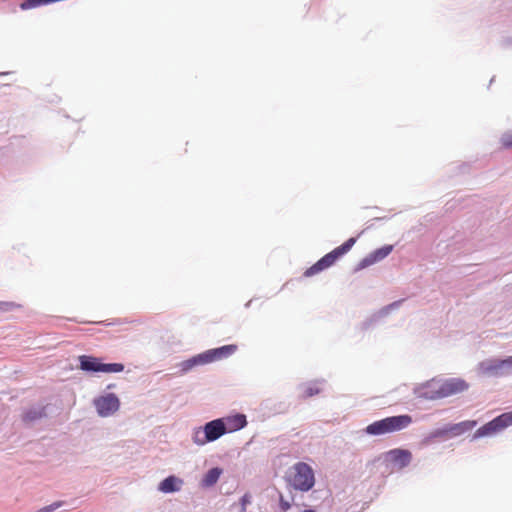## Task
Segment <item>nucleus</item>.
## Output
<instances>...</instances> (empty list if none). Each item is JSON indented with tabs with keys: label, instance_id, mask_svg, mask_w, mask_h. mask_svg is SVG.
Returning <instances> with one entry per match:
<instances>
[{
	"label": "nucleus",
	"instance_id": "1",
	"mask_svg": "<svg viewBox=\"0 0 512 512\" xmlns=\"http://www.w3.org/2000/svg\"><path fill=\"white\" fill-rule=\"evenodd\" d=\"M412 423L410 415H397L387 417L369 424L365 432L372 436L394 433L407 428Z\"/></svg>",
	"mask_w": 512,
	"mask_h": 512
},
{
	"label": "nucleus",
	"instance_id": "2",
	"mask_svg": "<svg viewBox=\"0 0 512 512\" xmlns=\"http://www.w3.org/2000/svg\"><path fill=\"white\" fill-rule=\"evenodd\" d=\"M356 242V238H349L342 245L336 247L331 252L324 255L315 264L306 269L304 272L305 277L314 276L323 270L331 267L340 257L349 252Z\"/></svg>",
	"mask_w": 512,
	"mask_h": 512
},
{
	"label": "nucleus",
	"instance_id": "3",
	"mask_svg": "<svg viewBox=\"0 0 512 512\" xmlns=\"http://www.w3.org/2000/svg\"><path fill=\"white\" fill-rule=\"evenodd\" d=\"M227 432L224 419L212 420L205 424L203 428L194 431L193 441L197 445H204L208 442L215 441Z\"/></svg>",
	"mask_w": 512,
	"mask_h": 512
},
{
	"label": "nucleus",
	"instance_id": "4",
	"mask_svg": "<svg viewBox=\"0 0 512 512\" xmlns=\"http://www.w3.org/2000/svg\"><path fill=\"white\" fill-rule=\"evenodd\" d=\"M237 351V345L229 344L224 345L219 348L210 349L205 351L204 353H201L192 359L188 360L185 365L186 369L191 368L198 364H207L211 363L213 361L221 360L223 358H227L234 354Z\"/></svg>",
	"mask_w": 512,
	"mask_h": 512
},
{
	"label": "nucleus",
	"instance_id": "5",
	"mask_svg": "<svg viewBox=\"0 0 512 512\" xmlns=\"http://www.w3.org/2000/svg\"><path fill=\"white\" fill-rule=\"evenodd\" d=\"M294 475L291 483L293 487L300 491L310 490L315 483L314 473L312 468L303 462H299L294 465Z\"/></svg>",
	"mask_w": 512,
	"mask_h": 512
},
{
	"label": "nucleus",
	"instance_id": "6",
	"mask_svg": "<svg viewBox=\"0 0 512 512\" xmlns=\"http://www.w3.org/2000/svg\"><path fill=\"white\" fill-rule=\"evenodd\" d=\"M80 369L89 372L118 373L124 370L121 363L104 364L99 358L81 355L79 356Z\"/></svg>",
	"mask_w": 512,
	"mask_h": 512
},
{
	"label": "nucleus",
	"instance_id": "7",
	"mask_svg": "<svg viewBox=\"0 0 512 512\" xmlns=\"http://www.w3.org/2000/svg\"><path fill=\"white\" fill-rule=\"evenodd\" d=\"M512 426V411L503 413L477 429L474 439L490 436Z\"/></svg>",
	"mask_w": 512,
	"mask_h": 512
},
{
	"label": "nucleus",
	"instance_id": "8",
	"mask_svg": "<svg viewBox=\"0 0 512 512\" xmlns=\"http://www.w3.org/2000/svg\"><path fill=\"white\" fill-rule=\"evenodd\" d=\"M468 383L460 378H450L439 383L438 388L435 389V396L438 398L449 397L459 394L467 390Z\"/></svg>",
	"mask_w": 512,
	"mask_h": 512
},
{
	"label": "nucleus",
	"instance_id": "9",
	"mask_svg": "<svg viewBox=\"0 0 512 512\" xmlns=\"http://www.w3.org/2000/svg\"><path fill=\"white\" fill-rule=\"evenodd\" d=\"M477 425L475 420H466L456 424H450L443 428L436 429L431 433L432 438L455 437L472 430Z\"/></svg>",
	"mask_w": 512,
	"mask_h": 512
},
{
	"label": "nucleus",
	"instance_id": "10",
	"mask_svg": "<svg viewBox=\"0 0 512 512\" xmlns=\"http://www.w3.org/2000/svg\"><path fill=\"white\" fill-rule=\"evenodd\" d=\"M94 406L101 417H108L118 411L120 401L113 393H108L94 400Z\"/></svg>",
	"mask_w": 512,
	"mask_h": 512
},
{
	"label": "nucleus",
	"instance_id": "11",
	"mask_svg": "<svg viewBox=\"0 0 512 512\" xmlns=\"http://www.w3.org/2000/svg\"><path fill=\"white\" fill-rule=\"evenodd\" d=\"M392 249H393V247L391 245H387V246H384L382 248L375 250L374 252H372L371 254H369L367 257H365L362 260V262H361L362 267L372 265V264L384 259L391 253Z\"/></svg>",
	"mask_w": 512,
	"mask_h": 512
},
{
	"label": "nucleus",
	"instance_id": "12",
	"mask_svg": "<svg viewBox=\"0 0 512 512\" xmlns=\"http://www.w3.org/2000/svg\"><path fill=\"white\" fill-rule=\"evenodd\" d=\"M479 369L485 375H499L504 366L502 360L490 359L481 362Z\"/></svg>",
	"mask_w": 512,
	"mask_h": 512
},
{
	"label": "nucleus",
	"instance_id": "13",
	"mask_svg": "<svg viewBox=\"0 0 512 512\" xmlns=\"http://www.w3.org/2000/svg\"><path fill=\"white\" fill-rule=\"evenodd\" d=\"M389 456L391 457V460L400 468L409 465L412 459L411 452L404 449H393L389 452Z\"/></svg>",
	"mask_w": 512,
	"mask_h": 512
},
{
	"label": "nucleus",
	"instance_id": "14",
	"mask_svg": "<svg viewBox=\"0 0 512 512\" xmlns=\"http://www.w3.org/2000/svg\"><path fill=\"white\" fill-rule=\"evenodd\" d=\"M225 425L227 427V432L237 431L246 426V416L243 414H236L231 417H227L224 419Z\"/></svg>",
	"mask_w": 512,
	"mask_h": 512
},
{
	"label": "nucleus",
	"instance_id": "15",
	"mask_svg": "<svg viewBox=\"0 0 512 512\" xmlns=\"http://www.w3.org/2000/svg\"><path fill=\"white\" fill-rule=\"evenodd\" d=\"M182 481L175 476L165 478L159 485V490L164 493L175 492L180 489Z\"/></svg>",
	"mask_w": 512,
	"mask_h": 512
},
{
	"label": "nucleus",
	"instance_id": "16",
	"mask_svg": "<svg viewBox=\"0 0 512 512\" xmlns=\"http://www.w3.org/2000/svg\"><path fill=\"white\" fill-rule=\"evenodd\" d=\"M221 474H222V469H220L218 467L210 469L204 475V477L202 479V482H201L202 486H204V487H211V486H213L214 484L217 483V481L219 480Z\"/></svg>",
	"mask_w": 512,
	"mask_h": 512
},
{
	"label": "nucleus",
	"instance_id": "17",
	"mask_svg": "<svg viewBox=\"0 0 512 512\" xmlns=\"http://www.w3.org/2000/svg\"><path fill=\"white\" fill-rule=\"evenodd\" d=\"M45 415H46V413H45L44 407L34 408V409H30L24 413L23 420L25 422H31V421L40 419V418L44 417Z\"/></svg>",
	"mask_w": 512,
	"mask_h": 512
},
{
	"label": "nucleus",
	"instance_id": "18",
	"mask_svg": "<svg viewBox=\"0 0 512 512\" xmlns=\"http://www.w3.org/2000/svg\"><path fill=\"white\" fill-rule=\"evenodd\" d=\"M502 142L506 148H512V133L505 135Z\"/></svg>",
	"mask_w": 512,
	"mask_h": 512
},
{
	"label": "nucleus",
	"instance_id": "19",
	"mask_svg": "<svg viewBox=\"0 0 512 512\" xmlns=\"http://www.w3.org/2000/svg\"><path fill=\"white\" fill-rule=\"evenodd\" d=\"M250 503V496L248 494H245L241 498V505H242V512H246V506Z\"/></svg>",
	"mask_w": 512,
	"mask_h": 512
},
{
	"label": "nucleus",
	"instance_id": "20",
	"mask_svg": "<svg viewBox=\"0 0 512 512\" xmlns=\"http://www.w3.org/2000/svg\"><path fill=\"white\" fill-rule=\"evenodd\" d=\"M280 507L283 511H287L290 508L289 502L285 501L282 497L280 498Z\"/></svg>",
	"mask_w": 512,
	"mask_h": 512
},
{
	"label": "nucleus",
	"instance_id": "21",
	"mask_svg": "<svg viewBox=\"0 0 512 512\" xmlns=\"http://www.w3.org/2000/svg\"><path fill=\"white\" fill-rule=\"evenodd\" d=\"M504 368H511L512 367V356L507 357L506 359L502 360Z\"/></svg>",
	"mask_w": 512,
	"mask_h": 512
},
{
	"label": "nucleus",
	"instance_id": "22",
	"mask_svg": "<svg viewBox=\"0 0 512 512\" xmlns=\"http://www.w3.org/2000/svg\"><path fill=\"white\" fill-rule=\"evenodd\" d=\"M303 512H315V511L311 510V509H308V510H304Z\"/></svg>",
	"mask_w": 512,
	"mask_h": 512
}]
</instances>
